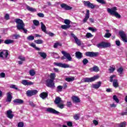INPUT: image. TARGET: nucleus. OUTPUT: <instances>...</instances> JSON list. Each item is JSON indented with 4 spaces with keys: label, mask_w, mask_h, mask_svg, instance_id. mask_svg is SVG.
<instances>
[{
    "label": "nucleus",
    "mask_w": 127,
    "mask_h": 127,
    "mask_svg": "<svg viewBox=\"0 0 127 127\" xmlns=\"http://www.w3.org/2000/svg\"><path fill=\"white\" fill-rule=\"evenodd\" d=\"M15 22L17 23L16 27L18 30H23L24 33H27V30L24 28L25 24L23 22V21L20 19H15Z\"/></svg>",
    "instance_id": "obj_1"
},
{
    "label": "nucleus",
    "mask_w": 127,
    "mask_h": 127,
    "mask_svg": "<svg viewBox=\"0 0 127 127\" xmlns=\"http://www.w3.org/2000/svg\"><path fill=\"white\" fill-rule=\"evenodd\" d=\"M117 7H113L112 8H108L107 11L109 13H110L111 15H114L117 18H121V15L117 11Z\"/></svg>",
    "instance_id": "obj_2"
},
{
    "label": "nucleus",
    "mask_w": 127,
    "mask_h": 127,
    "mask_svg": "<svg viewBox=\"0 0 127 127\" xmlns=\"http://www.w3.org/2000/svg\"><path fill=\"white\" fill-rule=\"evenodd\" d=\"M62 53L64 55V56L61 58V59L62 60H64V59H67L68 61H72V57H71V55L70 54L64 51H62Z\"/></svg>",
    "instance_id": "obj_3"
},
{
    "label": "nucleus",
    "mask_w": 127,
    "mask_h": 127,
    "mask_svg": "<svg viewBox=\"0 0 127 127\" xmlns=\"http://www.w3.org/2000/svg\"><path fill=\"white\" fill-rule=\"evenodd\" d=\"M46 86L51 89H55V83L53 80L49 79L46 80Z\"/></svg>",
    "instance_id": "obj_4"
},
{
    "label": "nucleus",
    "mask_w": 127,
    "mask_h": 127,
    "mask_svg": "<svg viewBox=\"0 0 127 127\" xmlns=\"http://www.w3.org/2000/svg\"><path fill=\"white\" fill-rule=\"evenodd\" d=\"M110 46H111V44L105 42H102L97 45V47L98 48H107V47H110Z\"/></svg>",
    "instance_id": "obj_5"
},
{
    "label": "nucleus",
    "mask_w": 127,
    "mask_h": 127,
    "mask_svg": "<svg viewBox=\"0 0 127 127\" xmlns=\"http://www.w3.org/2000/svg\"><path fill=\"white\" fill-rule=\"evenodd\" d=\"M83 3L84 5H85L86 6H88V7H89L92 9H93V8H95L96 6H97V7H99V6L96 5H94V4L91 3L89 1H84Z\"/></svg>",
    "instance_id": "obj_6"
},
{
    "label": "nucleus",
    "mask_w": 127,
    "mask_h": 127,
    "mask_svg": "<svg viewBox=\"0 0 127 127\" xmlns=\"http://www.w3.org/2000/svg\"><path fill=\"white\" fill-rule=\"evenodd\" d=\"M98 78H99L98 76H94V77H92L90 78H89V77L85 78L83 79V81L84 82H85V83H89L91 82H94V81H95L96 80H97V79H98Z\"/></svg>",
    "instance_id": "obj_7"
},
{
    "label": "nucleus",
    "mask_w": 127,
    "mask_h": 127,
    "mask_svg": "<svg viewBox=\"0 0 127 127\" xmlns=\"http://www.w3.org/2000/svg\"><path fill=\"white\" fill-rule=\"evenodd\" d=\"M99 55L98 52H87L85 53V56L88 57H97Z\"/></svg>",
    "instance_id": "obj_8"
},
{
    "label": "nucleus",
    "mask_w": 127,
    "mask_h": 127,
    "mask_svg": "<svg viewBox=\"0 0 127 127\" xmlns=\"http://www.w3.org/2000/svg\"><path fill=\"white\" fill-rule=\"evenodd\" d=\"M37 93H38V91L35 89L32 90H27L26 92V95L27 97H32V96L36 95Z\"/></svg>",
    "instance_id": "obj_9"
},
{
    "label": "nucleus",
    "mask_w": 127,
    "mask_h": 127,
    "mask_svg": "<svg viewBox=\"0 0 127 127\" xmlns=\"http://www.w3.org/2000/svg\"><path fill=\"white\" fill-rule=\"evenodd\" d=\"M8 56V51L7 50H3L0 53V58L1 59H6Z\"/></svg>",
    "instance_id": "obj_10"
},
{
    "label": "nucleus",
    "mask_w": 127,
    "mask_h": 127,
    "mask_svg": "<svg viewBox=\"0 0 127 127\" xmlns=\"http://www.w3.org/2000/svg\"><path fill=\"white\" fill-rule=\"evenodd\" d=\"M119 35L121 37L123 42L127 43V34L125 33L124 31H121L119 32Z\"/></svg>",
    "instance_id": "obj_11"
},
{
    "label": "nucleus",
    "mask_w": 127,
    "mask_h": 127,
    "mask_svg": "<svg viewBox=\"0 0 127 127\" xmlns=\"http://www.w3.org/2000/svg\"><path fill=\"white\" fill-rule=\"evenodd\" d=\"M46 112L50 113V114H54V115H59L60 114H61L60 112L56 111L55 109L52 108H47Z\"/></svg>",
    "instance_id": "obj_12"
},
{
    "label": "nucleus",
    "mask_w": 127,
    "mask_h": 127,
    "mask_svg": "<svg viewBox=\"0 0 127 127\" xmlns=\"http://www.w3.org/2000/svg\"><path fill=\"white\" fill-rule=\"evenodd\" d=\"M70 36L72 37L73 38H74L75 43L77 45H78V46H81V40H79V39H78L77 36H76V35H75V34H74L73 33H71Z\"/></svg>",
    "instance_id": "obj_13"
},
{
    "label": "nucleus",
    "mask_w": 127,
    "mask_h": 127,
    "mask_svg": "<svg viewBox=\"0 0 127 127\" xmlns=\"http://www.w3.org/2000/svg\"><path fill=\"white\" fill-rule=\"evenodd\" d=\"M55 64L62 68H70V65L67 64L55 63Z\"/></svg>",
    "instance_id": "obj_14"
},
{
    "label": "nucleus",
    "mask_w": 127,
    "mask_h": 127,
    "mask_svg": "<svg viewBox=\"0 0 127 127\" xmlns=\"http://www.w3.org/2000/svg\"><path fill=\"white\" fill-rule=\"evenodd\" d=\"M90 18V10L87 9L86 13L85 14V17L84 18L82 22L83 23H86L88 21V19Z\"/></svg>",
    "instance_id": "obj_15"
},
{
    "label": "nucleus",
    "mask_w": 127,
    "mask_h": 127,
    "mask_svg": "<svg viewBox=\"0 0 127 127\" xmlns=\"http://www.w3.org/2000/svg\"><path fill=\"white\" fill-rule=\"evenodd\" d=\"M6 116L7 118L10 119V120H12V119H13V117H14V115L12 114V111H11V110H9L6 111Z\"/></svg>",
    "instance_id": "obj_16"
},
{
    "label": "nucleus",
    "mask_w": 127,
    "mask_h": 127,
    "mask_svg": "<svg viewBox=\"0 0 127 127\" xmlns=\"http://www.w3.org/2000/svg\"><path fill=\"white\" fill-rule=\"evenodd\" d=\"M61 6L62 8H64V9H65V10H70L72 9V7H71L64 3L61 4Z\"/></svg>",
    "instance_id": "obj_17"
},
{
    "label": "nucleus",
    "mask_w": 127,
    "mask_h": 127,
    "mask_svg": "<svg viewBox=\"0 0 127 127\" xmlns=\"http://www.w3.org/2000/svg\"><path fill=\"white\" fill-rule=\"evenodd\" d=\"M22 84L24 85V86H31V85H33V82L31 81H28L27 80H22Z\"/></svg>",
    "instance_id": "obj_18"
},
{
    "label": "nucleus",
    "mask_w": 127,
    "mask_h": 127,
    "mask_svg": "<svg viewBox=\"0 0 127 127\" xmlns=\"http://www.w3.org/2000/svg\"><path fill=\"white\" fill-rule=\"evenodd\" d=\"M7 95V98L6 100V102H8L9 103H10L11 102V100H12V93L11 92H8L6 94Z\"/></svg>",
    "instance_id": "obj_19"
},
{
    "label": "nucleus",
    "mask_w": 127,
    "mask_h": 127,
    "mask_svg": "<svg viewBox=\"0 0 127 127\" xmlns=\"http://www.w3.org/2000/svg\"><path fill=\"white\" fill-rule=\"evenodd\" d=\"M24 102L23 100L19 99H16L13 100V103L15 104V105H22Z\"/></svg>",
    "instance_id": "obj_20"
},
{
    "label": "nucleus",
    "mask_w": 127,
    "mask_h": 127,
    "mask_svg": "<svg viewBox=\"0 0 127 127\" xmlns=\"http://www.w3.org/2000/svg\"><path fill=\"white\" fill-rule=\"evenodd\" d=\"M71 100H72V101L73 103H80L81 102V100H80V98L77 96H72L71 97Z\"/></svg>",
    "instance_id": "obj_21"
},
{
    "label": "nucleus",
    "mask_w": 127,
    "mask_h": 127,
    "mask_svg": "<svg viewBox=\"0 0 127 127\" xmlns=\"http://www.w3.org/2000/svg\"><path fill=\"white\" fill-rule=\"evenodd\" d=\"M54 102L56 105H58L60 103H63V101L61 100V98L58 96L56 98Z\"/></svg>",
    "instance_id": "obj_22"
},
{
    "label": "nucleus",
    "mask_w": 127,
    "mask_h": 127,
    "mask_svg": "<svg viewBox=\"0 0 127 127\" xmlns=\"http://www.w3.org/2000/svg\"><path fill=\"white\" fill-rule=\"evenodd\" d=\"M75 57L77 59H81L83 58V54L80 52H76L75 53Z\"/></svg>",
    "instance_id": "obj_23"
},
{
    "label": "nucleus",
    "mask_w": 127,
    "mask_h": 127,
    "mask_svg": "<svg viewBox=\"0 0 127 127\" xmlns=\"http://www.w3.org/2000/svg\"><path fill=\"white\" fill-rule=\"evenodd\" d=\"M101 85H102V82L98 81L97 84L92 85V88H94V89H99L101 87Z\"/></svg>",
    "instance_id": "obj_24"
},
{
    "label": "nucleus",
    "mask_w": 127,
    "mask_h": 127,
    "mask_svg": "<svg viewBox=\"0 0 127 127\" xmlns=\"http://www.w3.org/2000/svg\"><path fill=\"white\" fill-rule=\"evenodd\" d=\"M41 28L42 29V31H43L45 33H47V31H46V26L42 22H41Z\"/></svg>",
    "instance_id": "obj_25"
},
{
    "label": "nucleus",
    "mask_w": 127,
    "mask_h": 127,
    "mask_svg": "<svg viewBox=\"0 0 127 127\" xmlns=\"http://www.w3.org/2000/svg\"><path fill=\"white\" fill-rule=\"evenodd\" d=\"M40 96L43 99V100L46 99L47 97H48V94L46 92H43L40 94Z\"/></svg>",
    "instance_id": "obj_26"
},
{
    "label": "nucleus",
    "mask_w": 127,
    "mask_h": 127,
    "mask_svg": "<svg viewBox=\"0 0 127 127\" xmlns=\"http://www.w3.org/2000/svg\"><path fill=\"white\" fill-rule=\"evenodd\" d=\"M113 85L114 88H118V87H119V82H118V79H114L113 80Z\"/></svg>",
    "instance_id": "obj_27"
},
{
    "label": "nucleus",
    "mask_w": 127,
    "mask_h": 127,
    "mask_svg": "<svg viewBox=\"0 0 127 127\" xmlns=\"http://www.w3.org/2000/svg\"><path fill=\"white\" fill-rule=\"evenodd\" d=\"M30 46H31V47H33V48L35 49L37 51H40V48L37 47L36 45H35L34 43H31L30 44Z\"/></svg>",
    "instance_id": "obj_28"
},
{
    "label": "nucleus",
    "mask_w": 127,
    "mask_h": 127,
    "mask_svg": "<svg viewBox=\"0 0 127 127\" xmlns=\"http://www.w3.org/2000/svg\"><path fill=\"white\" fill-rule=\"evenodd\" d=\"M13 42H14L13 40L7 39L4 41V43H5V44H11L13 43Z\"/></svg>",
    "instance_id": "obj_29"
},
{
    "label": "nucleus",
    "mask_w": 127,
    "mask_h": 127,
    "mask_svg": "<svg viewBox=\"0 0 127 127\" xmlns=\"http://www.w3.org/2000/svg\"><path fill=\"white\" fill-rule=\"evenodd\" d=\"M117 126H118V127H127V122H122L120 124H118Z\"/></svg>",
    "instance_id": "obj_30"
},
{
    "label": "nucleus",
    "mask_w": 127,
    "mask_h": 127,
    "mask_svg": "<svg viewBox=\"0 0 127 127\" xmlns=\"http://www.w3.org/2000/svg\"><path fill=\"white\" fill-rule=\"evenodd\" d=\"M39 54L43 59H45L47 57V55L44 52H39Z\"/></svg>",
    "instance_id": "obj_31"
},
{
    "label": "nucleus",
    "mask_w": 127,
    "mask_h": 127,
    "mask_svg": "<svg viewBox=\"0 0 127 127\" xmlns=\"http://www.w3.org/2000/svg\"><path fill=\"white\" fill-rule=\"evenodd\" d=\"M70 27H71L70 25H62L61 26V28H62V29H64L65 30L70 28Z\"/></svg>",
    "instance_id": "obj_32"
},
{
    "label": "nucleus",
    "mask_w": 127,
    "mask_h": 127,
    "mask_svg": "<svg viewBox=\"0 0 127 127\" xmlns=\"http://www.w3.org/2000/svg\"><path fill=\"white\" fill-rule=\"evenodd\" d=\"M90 70L94 72H99V67L97 66H94L92 68H90Z\"/></svg>",
    "instance_id": "obj_33"
},
{
    "label": "nucleus",
    "mask_w": 127,
    "mask_h": 127,
    "mask_svg": "<svg viewBox=\"0 0 127 127\" xmlns=\"http://www.w3.org/2000/svg\"><path fill=\"white\" fill-rule=\"evenodd\" d=\"M27 9L29 10V11H31L32 12H35L36 11V9L31 7L29 6H27Z\"/></svg>",
    "instance_id": "obj_34"
},
{
    "label": "nucleus",
    "mask_w": 127,
    "mask_h": 127,
    "mask_svg": "<svg viewBox=\"0 0 127 127\" xmlns=\"http://www.w3.org/2000/svg\"><path fill=\"white\" fill-rule=\"evenodd\" d=\"M63 89V86L61 85H59L57 87V93H59L60 92H62V90Z\"/></svg>",
    "instance_id": "obj_35"
},
{
    "label": "nucleus",
    "mask_w": 127,
    "mask_h": 127,
    "mask_svg": "<svg viewBox=\"0 0 127 127\" xmlns=\"http://www.w3.org/2000/svg\"><path fill=\"white\" fill-rule=\"evenodd\" d=\"M74 80H75V78L73 77L65 78V81H67V82H73Z\"/></svg>",
    "instance_id": "obj_36"
},
{
    "label": "nucleus",
    "mask_w": 127,
    "mask_h": 127,
    "mask_svg": "<svg viewBox=\"0 0 127 127\" xmlns=\"http://www.w3.org/2000/svg\"><path fill=\"white\" fill-rule=\"evenodd\" d=\"M56 77V74L54 73H52L50 74L51 79L50 80H51L52 81H54V79H55Z\"/></svg>",
    "instance_id": "obj_37"
},
{
    "label": "nucleus",
    "mask_w": 127,
    "mask_h": 127,
    "mask_svg": "<svg viewBox=\"0 0 127 127\" xmlns=\"http://www.w3.org/2000/svg\"><path fill=\"white\" fill-rule=\"evenodd\" d=\"M10 88H11V89H14V90H16V91H19V89H18L17 86L14 84L11 85Z\"/></svg>",
    "instance_id": "obj_38"
},
{
    "label": "nucleus",
    "mask_w": 127,
    "mask_h": 127,
    "mask_svg": "<svg viewBox=\"0 0 127 127\" xmlns=\"http://www.w3.org/2000/svg\"><path fill=\"white\" fill-rule=\"evenodd\" d=\"M34 42L37 44H42V43H43V40L38 39V40H35Z\"/></svg>",
    "instance_id": "obj_39"
},
{
    "label": "nucleus",
    "mask_w": 127,
    "mask_h": 127,
    "mask_svg": "<svg viewBox=\"0 0 127 127\" xmlns=\"http://www.w3.org/2000/svg\"><path fill=\"white\" fill-rule=\"evenodd\" d=\"M58 46H62V44L57 42V43H55L54 45V48H57Z\"/></svg>",
    "instance_id": "obj_40"
},
{
    "label": "nucleus",
    "mask_w": 127,
    "mask_h": 127,
    "mask_svg": "<svg viewBox=\"0 0 127 127\" xmlns=\"http://www.w3.org/2000/svg\"><path fill=\"white\" fill-rule=\"evenodd\" d=\"M29 74H30V76H34V75H35V74H36L35 70H34L33 69L30 70Z\"/></svg>",
    "instance_id": "obj_41"
},
{
    "label": "nucleus",
    "mask_w": 127,
    "mask_h": 127,
    "mask_svg": "<svg viewBox=\"0 0 127 127\" xmlns=\"http://www.w3.org/2000/svg\"><path fill=\"white\" fill-rule=\"evenodd\" d=\"M113 100L117 103L120 102V100H119V98H118V96H117V95L113 96Z\"/></svg>",
    "instance_id": "obj_42"
},
{
    "label": "nucleus",
    "mask_w": 127,
    "mask_h": 127,
    "mask_svg": "<svg viewBox=\"0 0 127 127\" xmlns=\"http://www.w3.org/2000/svg\"><path fill=\"white\" fill-rule=\"evenodd\" d=\"M114 78H116V75L115 74H113L112 75H111L110 77V82H111V83H112V82H114Z\"/></svg>",
    "instance_id": "obj_43"
},
{
    "label": "nucleus",
    "mask_w": 127,
    "mask_h": 127,
    "mask_svg": "<svg viewBox=\"0 0 127 127\" xmlns=\"http://www.w3.org/2000/svg\"><path fill=\"white\" fill-rule=\"evenodd\" d=\"M33 22L36 26H38V25H39V21L37 20H34Z\"/></svg>",
    "instance_id": "obj_44"
},
{
    "label": "nucleus",
    "mask_w": 127,
    "mask_h": 127,
    "mask_svg": "<svg viewBox=\"0 0 127 127\" xmlns=\"http://www.w3.org/2000/svg\"><path fill=\"white\" fill-rule=\"evenodd\" d=\"M115 70H116V67H112L110 66V68L109 69V71H110V73H113Z\"/></svg>",
    "instance_id": "obj_45"
},
{
    "label": "nucleus",
    "mask_w": 127,
    "mask_h": 127,
    "mask_svg": "<svg viewBox=\"0 0 127 127\" xmlns=\"http://www.w3.org/2000/svg\"><path fill=\"white\" fill-rule=\"evenodd\" d=\"M82 63H83V65H87V64H88V63H89V61L87 59H84L82 61Z\"/></svg>",
    "instance_id": "obj_46"
},
{
    "label": "nucleus",
    "mask_w": 127,
    "mask_h": 127,
    "mask_svg": "<svg viewBox=\"0 0 127 127\" xmlns=\"http://www.w3.org/2000/svg\"><path fill=\"white\" fill-rule=\"evenodd\" d=\"M124 71V68L123 67H120L118 69L117 71L118 73H119L120 74H123V72Z\"/></svg>",
    "instance_id": "obj_47"
},
{
    "label": "nucleus",
    "mask_w": 127,
    "mask_h": 127,
    "mask_svg": "<svg viewBox=\"0 0 127 127\" xmlns=\"http://www.w3.org/2000/svg\"><path fill=\"white\" fill-rule=\"evenodd\" d=\"M73 119H74V120H75L76 121H78V120L80 119V116L79 115V114H75L73 116Z\"/></svg>",
    "instance_id": "obj_48"
},
{
    "label": "nucleus",
    "mask_w": 127,
    "mask_h": 127,
    "mask_svg": "<svg viewBox=\"0 0 127 127\" xmlns=\"http://www.w3.org/2000/svg\"><path fill=\"white\" fill-rule=\"evenodd\" d=\"M27 39L30 41L34 40V36L32 35H30L27 38Z\"/></svg>",
    "instance_id": "obj_49"
},
{
    "label": "nucleus",
    "mask_w": 127,
    "mask_h": 127,
    "mask_svg": "<svg viewBox=\"0 0 127 127\" xmlns=\"http://www.w3.org/2000/svg\"><path fill=\"white\" fill-rule=\"evenodd\" d=\"M98 2L101 4H106V1L104 0H96Z\"/></svg>",
    "instance_id": "obj_50"
},
{
    "label": "nucleus",
    "mask_w": 127,
    "mask_h": 127,
    "mask_svg": "<svg viewBox=\"0 0 127 127\" xmlns=\"http://www.w3.org/2000/svg\"><path fill=\"white\" fill-rule=\"evenodd\" d=\"M64 22L65 24H66L67 25H70V23H71V21H70V20L68 19H65Z\"/></svg>",
    "instance_id": "obj_51"
},
{
    "label": "nucleus",
    "mask_w": 127,
    "mask_h": 127,
    "mask_svg": "<svg viewBox=\"0 0 127 127\" xmlns=\"http://www.w3.org/2000/svg\"><path fill=\"white\" fill-rule=\"evenodd\" d=\"M111 36H112V34H111V33H106L104 35V37H106V38H110Z\"/></svg>",
    "instance_id": "obj_52"
},
{
    "label": "nucleus",
    "mask_w": 127,
    "mask_h": 127,
    "mask_svg": "<svg viewBox=\"0 0 127 127\" xmlns=\"http://www.w3.org/2000/svg\"><path fill=\"white\" fill-rule=\"evenodd\" d=\"M13 37H14V39H18V38H20V35L17 34L13 35Z\"/></svg>",
    "instance_id": "obj_53"
},
{
    "label": "nucleus",
    "mask_w": 127,
    "mask_h": 127,
    "mask_svg": "<svg viewBox=\"0 0 127 127\" xmlns=\"http://www.w3.org/2000/svg\"><path fill=\"white\" fill-rule=\"evenodd\" d=\"M66 106L68 108H71V107H72V102H67L66 103Z\"/></svg>",
    "instance_id": "obj_54"
},
{
    "label": "nucleus",
    "mask_w": 127,
    "mask_h": 127,
    "mask_svg": "<svg viewBox=\"0 0 127 127\" xmlns=\"http://www.w3.org/2000/svg\"><path fill=\"white\" fill-rule=\"evenodd\" d=\"M58 108H59L60 109H64V104H58L57 105Z\"/></svg>",
    "instance_id": "obj_55"
},
{
    "label": "nucleus",
    "mask_w": 127,
    "mask_h": 127,
    "mask_svg": "<svg viewBox=\"0 0 127 127\" xmlns=\"http://www.w3.org/2000/svg\"><path fill=\"white\" fill-rule=\"evenodd\" d=\"M89 30H91V31H92V32H96V31H97V29H94L93 27H89L88 28Z\"/></svg>",
    "instance_id": "obj_56"
},
{
    "label": "nucleus",
    "mask_w": 127,
    "mask_h": 127,
    "mask_svg": "<svg viewBox=\"0 0 127 127\" xmlns=\"http://www.w3.org/2000/svg\"><path fill=\"white\" fill-rule=\"evenodd\" d=\"M51 55L54 57V58H58V57H56V56H58V54L57 53L53 52L51 53Z\"/></svg>",
    "instance_id": "obj_57"
},
{
    "label": "nucleus",
    "mask_w": 127,
    "mask_h": 127,
    "mask_svg": "<svg viewBox=\"0 0 127 127\" xmlns=\"http://www.w3.org/2000/svg\"><path fill=\"white\" fill-rule=\"evenodd\" d=\"M29 104L30 106L33 107H34L36 106V105L34 104V103H33V102L32 101H29Z\"/></svg>",
    "instance_id": "obj_58"
},
{
    "label": "nucleus",
    "mask_w": 127,
    "mask_h": 127,
    "mask_svg": "<svg viewBox=\"0 0 127 127\" xmlns=\"http://www.w3.org/2000/svg\"><path fill=\"white\" fill-rule=\"evenodd\" d=\"M86 36L87 38H90L91 37H93V35H92V34H91L90 33H87Z\"/></svg>",
    "instance_id": "obj_59"
},
{
    "label": "nucleus",
    "mask_w": 127,
    "mask_h": 127,
    "mask_svg": "<svg viewBox=\"0 0 127 127\" xmlns=\"http://www.w3.org/2000/svg\"><path fill=\"white\" fill-rule=\"evenodd\" d=\"M66 124L68 127H73V123H72L71 122H70V121L67 122Z\"/></svg>",
    "instance_id": "obj_60"
},
{
    "label": "nucleus",
    "mask_w": 127,
    "mask_h": 127,
    "mask_svg": "<svg viewBox=\"0 0 127 127\" xmlns=\"http://www.w3.org/2000/svg\"><path fill=\"white\" fill-rule=\"evenodd\" d=\"M24 124L23 122H19L18 123V127H23Z\"/></svg>",
    "instance_id": "obj_61"
},
{
    "label": "nucleus",
    "mask_w": 127,
    "mask_h": 127,
    "mask_svg": "<svg viewBox=\"0 0 127 127\" xmlns=\"http://www.w3.org/2000/svg\"><path fill=\"white\" fill-rule=\"evenodd\" d=\"M4 18L5 19H6V20H8V19H9V14L7 13L5 14L4 16Z\"/></svg>",
    "instance_id": "obj_62"
},
{
    "label": "nucleus",
    "mask_w": 127,
    "mask_h": 127,
    "mask_svg": "<svg viewBox=\"0 0 127 127\" xmlns=\"http://www.w3.org/2000/svg\"><path fill=\"white\" fill-rule=\"evenodd\" d=\"M18 59L21 61H25V57H24L19 56Z\"/></svg>",
    "instance_id": "obj_63"
},
{
    "label": "nucleus",
    "mask_w": 127,
    "mask_h": 127,
    "mask_svg": "<svg viewBox=\"0 0 127 127\" xmlns=\"http://www.w3.org/2000/svg\"><path fill=\"white\" fill-rule=\"evenodd\" d=\"M38 16L39 17H44V14L42 13H39L37 14Z\"/></svg>",
    "instance_id": "obj_64"
}]
</instances>
